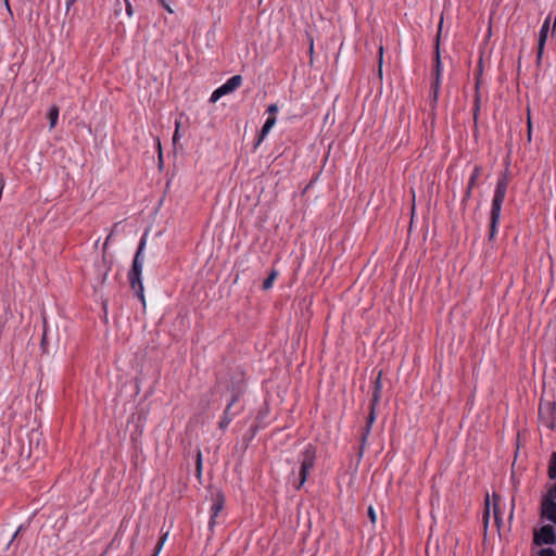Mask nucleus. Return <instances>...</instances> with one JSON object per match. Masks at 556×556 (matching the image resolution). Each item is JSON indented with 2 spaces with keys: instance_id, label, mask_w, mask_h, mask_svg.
<instances>
[{
  "instance_id": "4468645a",
  "label": "nucleus",
  "mask_w": 556,
  "mask_h": 556,
  "mask_svg": "<svg viewBox=\"0 0 556 556\" xmlns=\"http://www.w3.org/2000/svg\"><path fill=\"white\" fill-rule=\"evenodd\" d=\"M275 124H276V117L268 116L258 134L257 140L254 144V149H256L261 144V142L265 139V137L270 131V129L275 126Z\"/></svg>"
},
{
  "instance_id": "e433bc0d",
  "label": "nucleus",
  "mask_w": 556,
  "mask_h": 556,
  "mask_svg": "<svg viewBox=\"0 0 556 556\" xmlns=\"http://www.w3.org/2000/svg\"><path fill=\"white\" fill-rule=\"evenodd\" d=\"M76 0H67L66 1V14L70 12L71 7L74 4Z\"/></svg>"
},
{
  "instance_id": "9d476101",
  "label": "nucleus",
  "mask_w": 556,
  "mask_h": 556,
  "mask_svg": "<svg viewBox=\"0 0 556 556\" xmlns=\"http://www.w3.org/2000/svg\"><path fill=\"white\" fill-rule=\"evenodd\" d=\"M481 174H482V166L481 165H475V167L472 169V173H471V175L469 177L467 189H466L465 194H464L463 200H462V204L463 205H466V203L471 198L472 189L476 187L477 181H478L479 177L481 176Z\"/></svg>"
},
{
  "instance_id": "f8f14e48",
  "label": "nucleus",
  "mask_w": 556,
  "mask_h": 556,
  "mask_svg": "<svg viewBox=\"0 0 556 556\" xmlns=\"http://www.w3.org/2000/svg\"><path fill=\"white\" fill-rule=\"evenodd\" d=\"M225 505V495L222 492H218L213 500V504L211 507V518H210V528H213L215 525V519L218 514L223 510Z\"/></svg>"
},
{
  "instance_id": "412c9836",
  "label": "nucleus",
  "mask_w": 556,
  "mask_h": 556,
  "mask_svg": "<svg viewBox=\"0 0 556 556\" xmlns=\"http://www.w3.org/2000/svg\"><path fill=\"white\" fill-rule=\"evenodd\" d=\"M167 535H168V533L166 532L165 534H163L160 538L157 544L154 547V554L152 556H157L159 555V553L161 552V549H162V547H163V545H164V543H165V541L167 539Z\"/></svg>"
},
{
  "instance_id": "9b49d317",
  "label": "nucleus",
  "mask_w": 556,
  "mask_h": 556,
  "mask_svg": "<svg viewBox=\"0 0 556 556\" xmlns=\"http://www.w3.org/2000/svg\"><path fill=\"white\" fill-rule=\"evenodd\" d=\"M548 31H549V17H547L542 27H541V30H540V34H539V42H538V51H536V62L538 64L541 63L542 61V56H543V53H544V47H545V42L547 40V35H548Z\"/></svg>"
},
{
  "instance_id": "4c0bfd02",
  "label": "nucleus",
  "mask_w": 556,
  "mask_h": 556,
  "mask_svg": "<svg viewBox=\"0 0 556 556\" xmlns=\"http://www.w3.org/2000/svg\"><path fill=\"white\" fill-rule=\"evenodd\" d=\"M159 1L163 4V7H164L168 12H170V13L173 12V11H172V9H170V8L165 3V1H164V0H159Z\"/></svg>"
},
{
  "instance_id": "39448f33",
  "label": "nucleus",
  "mask_w": 556,
  "mask_h": 556,
  "mask_svg": "<svg viewBox=\"0 0 556 556\" xmlns=\"http://www.w3.org/2000/svg\"><path fill=\"white\" fill-rule=\"evenodd\" d=\"M316 448L312 444H308L300 456V471H299V484L296 489H300L307 480L309 471L315 466Z\"/></svg>"
},
{
  "instance_id": "0eeeda50",
  "label": "nucleus",
  "mask_w": 556,
  "mask_h": 556,
  "mask_svg": "<svg viewBox=\"0 0 556 556\" xmlns=\"http://www.w3.org/2000/svg\"><path fill=\"white\" fill-rule=\"evenodd\" d=\"M242 84V76L241 75H235L230 77L225 84H223L220 87L215 89L213 93L211 94L210 101L215 103L218 101L222 97L233 92L237 88H239Z\"/></svg>"
},
{
  "instance_id": "ea45409f",
  "label": "nucleus",
  "mask_w": 556,
  "mask_h": 556,
  "mask_svg": "<svg viewBox=\"0 0 556 556\" xmlns=\"http://www.w3.org/2000/svg\"><path fill=\"white\" fill-rule=\"evenodd\" d=\"M556 29V17H555V21H554V24H553V30Z\"/></svg>"
},
{
  "instance_id": "c9c22d12",
  "label": "nucleus",
  "mask_w": 556,
  "mask_h": 556,
  "mask_svg": "<svg viewBox=\"0 0 556 556\" xmlns=\"http://www.w3.org/2000/svg\"><path fill=\"white\" fill-rule=\"evenodd\" d=\"M112 236H113V231L108 236V238H106V240H105V242L103 244V251L104 252H105V250L108 248L109 241L111 240Z\"/></svg>"
},
{
  "instance_id": "a19ab883",
  "label": "nucleus",
  "mask_w": 556,
  "mask_h": 556,
  "mask_svg": "<svg viewBox=\"0 0 556 556\" xmlns=\"http://www.w3.org/2000/svg\"><path fill=\"white\" fill-rule=\"evenodd\" d=\"M118 226V223H115V225L113 226V230Z\"/></svg>"
},
{
  "instance_id": "f704fd0d",
  "label": "nucleus",
  "mask_w": 556,
  "mask_h": 556,
  "mask_svg": "<svg viewBox=\"0 0 556 556\" xmlns=\"http://www.w3.org/2000/svg\"><path fill=\"white\" fill-rule=\"evenodd\" d=\"M134 547H135V542L132 541L130 544L129 551L124 556H134Z\"/></svg>"
},
{
  "instance_id": "a211bd4d",
  "label": "nucleus",
  "mask_w": 556,
  "mask_h": 556,
  "mask_svg": "<svg viewBox=\"0 0 556 556\" xmlns=\"http://www.w3.org/2000/svg\"><path fill=\"white\" fill-rule=\"evenodd\" d=\"M549 479L554 480L556 479V452H553L549 463H548V470H547Z\"/></svg>"
},
{
  "instance_id": "58836bf2",
  "label": "nucleus",
  "mask_w": 556,
  "mask_h": 556,
  "mask_svg": "<svg viewBox=\"0 0 556 556\" xmlns=\"http://www.w3.org/2000/svg\"><path fill=\"white\" fill-rule=\"evenodd\" d=\"M479 67H480V71H482V59H480L479 61ZM481 74V72H479Z\"/></svg>"
},
{
  "instance_id": "423d86ee",
  "label": "nucleus",
  "mask_w": 556,
  "mask_h": 556,
  "mask_svg": "<svg viewBox=\"0 0 556 556\" xmlns=\"http://www.w3.org/2000/svg\"><path fill=\"white\" fill-rule=\"evenodd\" d=\"M541 517L556 525V493L554 492V486L542 500Z\"/></svg>"
},
{
  "instance_id": "5701e85b",
  "label": "nucleus",
  "mask_w": 556,
  "mask_h": 556,
  "mask_svg": "<svg viewBox=\"0 0 556 556\" xmlns=\"http://www.w3.org/2000/svg\"><path fill=\"white\" fill-rule=\"evenodd\" d=\"M490 497H489V494H486L485 496V509H484V514H483V519L485 521V523L488 525L489 522V518H490Z\"/></svg>"
},
{
  "instance_id": "72a5a7b5",
  "label": "nucleus",
  "mask_w": 556,
  "mask_h": 556,
  "mask_svg": "<svg viewBox=\"0 0 556 556\" xmlns=\"http://www.w3.org/2000/svg\"><path fill=\"white\" fill-rule=\"evenodd\" d=\"M108 271H109V268L105 269L103 273H102V276H101V279L99 281V285L102 286L108 277Z\"/></svg>"
},
{
  "instance_id": "c85d7f7f",
  "label": "nucleus",
  "mask_w": 556,
  "mask_h": 556,
  "mask_svg": "<svg viewBox=\"0 0 556 556\" xmlns=\"http://www.w3.org/2000/svg\"><path fill=\"white\" fill-rule=\"evenodd\" d=\"M40 348H41L42 352H45V353L47 352V332H46V330L42 333Z\"/></svg>"
},
{
  "instance_id": "c756f323",
  "label": "nucleus",
  "mask_w": 556,
  "mask_h": 556,
  "mask_svg": "<svg viewBox=\"0 0 556 556\" xmlns=\"http://www.w3.org/2000/svg\"><path fill=\"white\" fill-rule=\"evenodd\" d=\"M278 112V105L277 104H270L268 105L267 108V113L270 115V116H274L275 113Z\"/></svg>"
},
{
  "instance_id": "cd10ccee",
  "label": "nucleus",
  "mask_w": 556,
  "mask_h": 556,
  "mask_svg": "<svg viewBox=\"0 0 556 556\" xmlns=\"http://www.w3.org/2000/svg\"><path fill=\"white\" fill-rule=\"evenodd\" d=\"M382 62H383V48L382 46L379 47V75H382Z\"/></svg>"
},
{
  "instance_id": "f3484780",
  "label": "nucleus",
  "mask_w": 556,
  "mask_h": 556,
  "mask_svg": "<svg viewBox=\"0 0 556 556\" xmlns=\"http://www.w3.org/2000/svg\"><path fill=\"white\" fill-rule=\"evenodd\" d=\"M47 117H48L49 123H50V129H53L55 127L58 118H59V108L55 104H53L49 109Z\"/></svg>"
},
{
  "instance_id": "4be33fe9",
  "label": "nucleus",
  "mask_w": 556,
  "mask_h": 556,
  "mask_svg": "<svg viewBox=\"0 0 556 556\" xmlns=\"http://www.w3.org/2000/svg\"><path fill=\"white\" fill-rule=\"evenodd\" d=\"M167 535H168V533L166 532L165 534H163L160 538L157 544L154 547V554L152 556H157L159 555V553L161 552V549H162V547H163V545H164V543H165V541L167 539Z\"/></svg>"
},
{
  "instance_id": "2f4dec72",
  "label": "nucleus",
  "mask_w": 556,
  "mask_h": 556,
  "mask_svg": "<svg viewBox=\"0 0 556 556\" xmlns=\"http://www.w3.org/2000/svg\"><path fill=\"white\" fill-rule=\"evenodd\" d=\"M179 127H180V122H176V130H175L174 136H173V142L174 143L176 142V140L179 137Z\"/></svg>"
},
{
  "instance_id": "7ed1b4c3",
  "label": "nucleus",
  "mask_w": 556,
  "mask_h": 556,
  "mask_svg": "<svg viewBox=\"0 0 556 556\" xmlns=\"http://www.w3.org/2000/svg\"><path fill=\"white\" fill-rule=\"evenodd\" d=\"M381 376H382V371H379L377 378L374 381L372 395H371V400H370V410L367 416L366 425L364 426L363 431H362L359 456L363 455L364 446H365L367 438L370 433L371 426L376 419V407L380 402L381 391H382Z\"/></svg>"
},
{
  "instance_id": "1a4fd4ad",
  "label": "nucleus",
  "mask_w": 556,
  "mask_h": 556,
  "mask_svg": "<svg viewBox=\"0 0 556 556\" xmlns=\"http://www.w3.org/2000/svg\"><path fill=\"white\" fill-rule=\"evenodd\" d=\"M555 412H556V403L548 402L545 407L540 406L539 408V417L541 421L549 429H554L555 426Z\"/></svg>"
},
{
  "instance_id": "473e14b6",
  "label": "nucleus",
  "mask_w": 556,
  "mask_h": 556,
  "mask_svg": "<svg viewBox=\"0 0 556 556\" xmlns=\"http://www.w3.org/2000/svg\"><path fill=\"white\" fill-rule=\"evenodd\" d=\"M126 1V12H127V15L128 16H131L134 11H132V5L130 4V2L128 0H125Z\"/></svg>"
},
{
  "instance_id": "f257e3e1",
  "label": "nucleus",
  "mask_w": 556,
  "mask_h": 556,
  "mask_svg": "<svg viewBox=\"0 0 556 556\" xmlns=\"http://www.w3.org/2000/svg\"><path fill=\"white\" fill-rule=\"evenodd\" d=\"M508 188V170H504L498 177L495 186L494 197L492 200L491 212H490V231L489 240L495 237L497 231V225L500 223L502 205L505 200L506 191Z\"/></svg>"
},
{
  "instance_id": "6e6552de",
  "label": "nucleus",
  "mask_w": 556,
  "mask_h": 556,
  "mask_svg": "<svg viewBox=\"0 0 556 556\" xmlns=\"http://www.w3.org/2000/svg\"><path fill=\"white\" fill-rule=\"evenodd\" d=\"M533 542L535 545H554L556 544V531L553 526L544 525L539 531L534 532Z\"/></svg>"
},
{
  "instance_id": "aec40b11",
  "label": "nucleus",
  "mask_w": 556,
  "mask_h": 556,
  "mask_svg": "<svg viewBox=\"0 0 556 556\" xmlns=\"http://www.w3.org/2000/svg\"><path fill=\"white\" fill-rule=\"evenodd\" d=\"M195 473L197 477L200 478L202 475V453L201 450L197 451L195 455Z\"/></svg>"
},
{
  "instance_id": "79ce46f5",
  "label": "nucleus",
  "mask_w": 556,
  "mask_h": 556,
  "mask_svg": "<svg viewBox=\"0 0 556 556\" xmlns=\"http://www.w3.org/2000/svg\"><path fill=\"white\" fill-rule=\"evenodd\" d=\"M5 1V4L8 5V0H4Z\"/></svg>"
},
{
  "instance_id": "6ab92c4d",
  "label": "nucleus",
  "mask_w": 556,
  "mask_h": 556,
  "mask_svg": "<svg viewBox=\"0 0 556 556\" xmlns=\"http://www.w3.org/2000/svg\"><path fill=\"white\" fill-rule=\"evenodd\" d=\"M278 273L277 270H271V273L268 275V277L263 281V290H268L273 287V283L275 279L277 278Z\"/></svg>"
},
{
  "instance_id": "2eb2a0df",
  "label": "nucleus",
  "mask_w": 556,
  "mask_h": 556,
  "mask_svg": "<svg viewBox=\"0 0 556 556\" xmlns=\"http://www.w3.org/2000/svg\"><path fill=\"white\" fill-rule=\"evenodd\" d=\"M479 86H480V80H479V78H477L475 100H473V110H472L475 124H477V122H478V117H479V113H480V109H481V96L479 92Z\"/></svg>"
},
{
  "instance_id": "f03ea898",
  "label": "nucleus",
  "mask_w": 556,
  "mask_h": 556,
  "mask_svg": "<svg viewBox=\"0 0 556 556\" xmlns=\"http://www.w3.org/2000/svg\"><path fill=\"white\" fill-rule=\"evenodd\" d=\"M147 243V232L142 236L137 252L135 254L131 268L128 274L129 283L135 294L140 299L143 306H146V299L143 294V285H142V266H143V250Z\"/></svg>"
},
{
  "instance_id": "a878e982",
  "label": "nucleus",
  "mask_w": 556,
  "mask_h": 556,
  "mask_svg": "<svg viewBox=\"0 0 556 556\" xmlns=\"http://www.w3.org/2000/svg\"><path fill=\"white\" fill-rule=\"evenodd\" d=\"M539 556H556V551L551 547L540 549Z\"/></svg>"
},
{
  "instance_id": "dca6fc26",
  "label": "nucleus",
  "mask_w": 556,
  "mask_h": 556,
  "mask_svg": "<svg viewBox=\"0 0 556 556\" xmlns=\"http://www.w3.org/2000/svg\"><path fill=\"white\" fill-rule=\"evenodd\" d=\"M492 498H493V515H494L495 523L500 527V522L502 521L501 511H500L501 496L496 493H493Z\"/></svg>"
},
{
  "instance_id": "7c9ffc66",
  "label": "nucleus",
  "mask_w": 556,
  "mask_h": 556,
  "mask_svg": "<svg viewBox=\"0 0 556 556\" xmlns=\"http://www.w3.org/2000/svg\"><path fill=\"white\" fill-rule=\"evenodd\" d=\"M528 141H531V132H532V122L530 117V113H528Z\"/></svg>"
},
{
  "instance_id": "20e7f679",
  "label": "nucleus",
  "mask_w": 556,
  "mask_h": 556,
  "mask_svg": "<svg viewBox=\"0 0 556 556\" xmlns=\"http://www.w3.org/2000/svg\"><path fill=\"white\" fill-rule=\"evenodd\" d=\"M440 33L441 28L435 38V51H434V64H433V76L434 79L431 84L430 94H431V105L434 108L438 102L439 90L441 86V75H442V62L440 55Z\"/></svg>"
},
{
  "instance_id": "bb28decb",
  "label": "nucleus",
  "mask_w": 556,
  "mask_h": 556,
  "mask_svg": "<svg viewBox=\"0 0 556 556\" xmlns=\"http://www.w3.org/2000/svg\"><path fill=\"white\" fill-rule=\"evenodd\" d=\"M367 516H368V518L370 519V521H371L372 523H375V522H376L377 516H376V511H375V509H374V507H372V506H369V507H368V509H367Z\"/></svg>"
},
{
  "instance_id": "393cba45",
  "label": "nucleus",
  "mask_w": 556,
  "mask_h": 556,
  "mask_svg": "<svg viewBox=\"0 0 556 556\" xmlns=\"http://www.w3.org/2000/svg\"><path fill=\"white\" fill-rule=\"evenodd\" d=\"M232 417H222L220 421L218 422V426L222 430H226L231 422Z\"/></svg>"
},
{
  "instance_id": "b1692460",
  "label": "nucleus",
  "mask_w": 556,
  "mask_h": 556,
  "mask_svg": "<svg viewBox=\"0 0 556 556\" xmlns=\"http://www.w3.org/2000/svg\"><path fill=\"white\" fill-rule=\"evenodd\" d=\"M24 529V526L21 525L17 530L13 533V535L11 536V539L9 540L7 546H5V549H9L10 546L12 545L13 541L20 535V533L23 531Z\"/></svg>"
},
{
  "instance_id": "ddd939ff",
  "label": "nucleus",
  "mask_w": 556,
  "mask_h": 556,
  "mask_svg": "<svg viewBox=\"0 0 556 556\" xmlns=\"http://www.w3.org/2000/svg\"><path fill=\"white\" fill-rule=\"evenodd\" d=\"M243 391H244L243 384H242V382H239L232 391L231 399L224 410L223 417H232L233 418L235 414L231 413V407L239 401Z\"/></svg>"
}]
</instances>
